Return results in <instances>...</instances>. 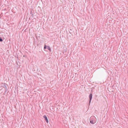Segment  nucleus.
Here are the masks:
<instances>
[{
	"label": "nucleus",
	"mask_w": 128,
	"mask_h": 128,
	"mask_svg": "<svg viewBox=\"0 0 128 128\" xmlns=\"http://www.w3.org/2000/svg\"><path fill=\"white\" fill-rule=\"evenodd\" d=\"M90 122L92 124H94L96 122V119L94 116H91L90 119Z\"/></svg>",
	"instance_id": "f257e3e1"
},
{
	"label": "nucleus",
	"mask_w": 128,
	"mask_h": 128,
	"mask_svg": "<svg viewBox=\"0 0 128 128\" xmlns=\"http://www.w3.org/2000/svg\"><path fill=\"white\" fill-rule=\"evenodd\" d=\"M43 117L44 118L46 122L47 123H48V121L47 116L46 115H44L43 116Z\"/></svg>",
	"instance_id": "f03ea898"
},
{
	"label": "nucleus",
	"mask_w": 128,
	"mask_h": 128,
	"mask_svg": "<svg viewBox=\"0 0 128 128\" xmlns=\"http://www.w3.org/2000/svg\"><path fill=\"white\" fill-rule=\"evenodd\" d=\"M92 94H90L89 95V99H90V101H89L90 103V102H91V101L92 99Z\"/></svg>",
	"instance_id": "7ed1b4c3"
},
{
	"label": "nucleus",
	"mask_w": 128,
	"mask_h": 128,
	"mask_svg": "<svg viewBox=\"0 0 128 128\" xmlns=\"http://www.w3.org/2000/svg\"><path fill=\"white\" fill-rule=\"evenodd\" d=\"M7 84H6L4 83V85L3 86V87L4 88H5L6 90H7Z\"/></svg>",
	"instance_id": "20e7f679"
},
{
	"label": "nucleus",
	"mask_w": 128,
	"mask_h": 128,
	"mask_svg": "<svg viewBox=\"0 0 128 128\" xmlns=\"http://www.w3.org/2000/svg\"><path fill=\"white\" fill-rule=\"evenodd\" d=\"M30 16L32 18L33 17V14L32 13H31L30 14Z\"/></svg>",
	"instance_id": "39448f33"
},
{
	"label": "nucleus",
	"mask_w": 128,
	"mask_h": 128,
	"mask_svg": "<svg viewBox=\"0 0 128 128\" xmlns=\"http://www.w3.org/2000/svg\"><path fill=\"white\" fill-rule=\"evenodd\" d=\"M48 50H49L50 51L51 50V49H50V48L48 46L47 47V48H46Z\"/></svg>",
	"instance_id": "423d86ee"
},
{
	"label": "nucleus",
	"mask_w": 128,
	"mask_h": 128,
	"mask_svg": "<svg viewBox=\"0 0 128 128\" xmlns=\"http://www.w3.org/2000/svg\"><path fill=\"white\" fill-rule=\"evenodd\" d=\"M47 46H46V45H45L44 47V49H45L46 48H47Z\"/></svg>",
	"instance_id": "0eeeda50"
},
{
	"label": "nucleus",
	"mask_w": 128,
	"mask_h": 128,
	"mask_svg": "<svg viewBox=\"0 0 128 128\" xmlns=\"http://www.w3.org/2000/svg\"><path fill=\"white\" fill-rule=\"evenodd\" d=\"M2 41L3 40L0 37V42H2Z\"/></svg>",
	"instance_id": "6e6552de"
},
{
	"label": "nucleus",
	"mask_w": 128,
	"mask_h": 128,
	"mask_svg": "<svg viewBox=\"0 0 128 128\" xmlns=\"http://www.w3.org/2000/svg\"><path fill=\"white\" fill-rule=\"evenodd\" d=\"M7 90H6H6H5V92H6Z\"/></svg>",
	"instance_id": "1a4fd4ad"
},
{
	"label": "nucleus",
	"mask_w": 128,
	"mask_h": 128,
	"mask_svg": "<svg viewBox=\"0 0 128 128\" xmlns=\"http://www.w3.org/2000/svg\"><path fill=\"white\" fill-rule=\"evenodd\" d=\"M32 11L31 10L30 11V13H32Z\"/></svg>",
	"instance_id": "9d476101"
}]
</instances>
